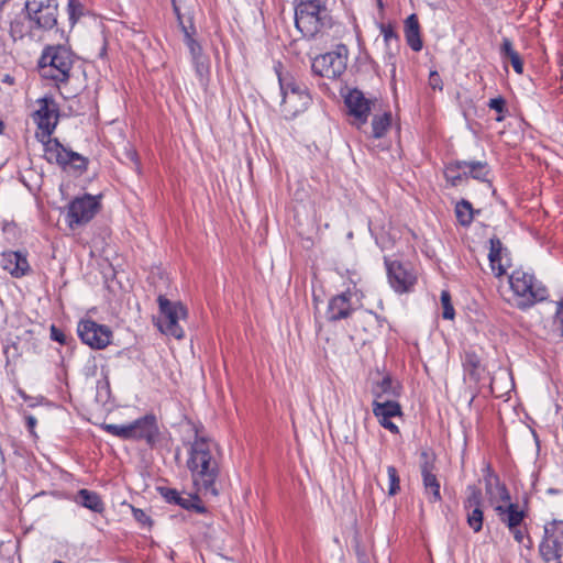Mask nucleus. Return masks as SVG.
Masks as SVG:
<instances>
[{
    "label": "nucleus",
    "instance_id": "1",
    "mask_svg": "<svg viewBox=\"0 0 563 563\" xmlns=\"http://www.w3.org/2000/svg\"><path fill=\"white\" fill-rule=\"evenodd\" d=\"M187 467L197 490L203 495L217 496L216 482L220 474L217 445L196 430L189 443Z\"/></svg>",
    "mask_w": 563,
    "mask_h": 563
},
{
    "label": "nucleus",
    "instance_id": "2",
    "mask_svg": "<svg viewBox=\"0 0 563 563\" xmlns=\"http://www.w3.org/2000/svg\"><path fill=\"white\" fill-rule=\"evenodd\" d=\"M295 24L305 37L314 38L333 25L327 3L318 0H296Z\"/></svg>",
    "mask_w": 563,
    "mask_h": 563
},
{
    "label": "nucleus",
    "instance_id": "3",
    "mask_svg": "<svg viewBox=\"0 0 563 563\" xmlns=\"http://www.w3.org/2000/svg\"><path fill=\"white\" fill-rule=\"evenodd\" d=\"M510 300L520 310H527L548 299L549 290L533 273L516 268L508 275Z\"/></svg>",
    "mask_w": 563,
    "mask_h": 563
},
{
    "label": "nucleus",
    "instance_id": "4",
    "mask_svg": "<svg viewBox=\"0 0 563 563\" xmlns=\"http://www.w3.org/2000/svg\"><path fill=\"white\" fill-rule=\"evenodd\" d=\"M274 68L283 97L280 102L282 112L285 118L292 119L308 109L311 103V96L306 84L297 80L291 74L283 71L280 62Z\"/></svg>",
    "mask_w": 563,
    "mask_h": 563
},
{
    "label": "nucleus",
    "instance_id": "5",
    "mask_svg": "<svg viewBox=\"0 0 563 563\" xmlns=\"http://www.w3.org/2000/svg\"><path fill=\"white\" fill-rule=\"evenodd\" d=\"M75 59L74 52L65 45L46 46L38 60L40 74L60 88L68 82Z\"/></svg>",
    "mask_w": 563,
    "mask_h": 563
},
{
    "label": "nucleus",
    "instance_id": "6",
    "mask_svg": "<svg viewBox=\"0 0 563 563\" xmlns=\"http://www.w3.org/2000/svg\"><path fill=\"white\" fill-rule=\"evenodd\" d=\"M103 430L125 441L144 442L151 449L162 440L158 421L153 413H147L126 424H104Z\"/></svg>",
    "mask_w": 563,
    "mask_h": 563
},
{
    "label": "nucleus",
    "instance_id": "7",
    "mask_svg": "<svg viewBox=\"0 0 563 563\" xmlns=\"http://www.w3.org/2000/svg\"><path fill=\"white\" fill-rule=\"evenodd\" d=\"M363 298L364 294L356 287L355 283L352 287L332 296L325 310L327 320L335 323L351 318L363 306Z\"/></svg>",
    "mask_w": 563,
    "mask_h": 563
},
{
    "label": "nucleus",
    "instance_id": "8",
    "mask_svg": "<svg viewBox=\"0 0 563 563\" xmlns=\"http://www.w3.org/2000/svg\"><path fill=\"white\" fill-rule=\"evenodd\" d=\"M157 302L159 308V318L156 325L158 330L177 340L183 339L185 332L179 325V320L187 318V308L181 302L170 301L163 295L158 296Z\"/></svg>",
    "mask_w": 563,
    "mask_h": 563
},
{
    "label": "nucleus",
    "instance_id": "9",
    "mask_svg": "<svg viewBox=\"0 0 563 563\" xmlns=\"http://www.w3.org/2000/svg\"><path fill=\"white\" fill-rule=\"evenodd\" d=\"M44 158L64 170L70 168L80 173L87 169L89 163L88 158L66 148L58 139L51 136L44 142Z\"/></svg>",
    "mask_w": 563,
    "mask_h": 563
},
{
    "label": "nucleus",
    "instance_id": "10",
    "mask_svg": "<svg viewBox=\"0 0 563 563\" xmlns=\"http://www.w3.org/2000/svg\"><path fill=\"white\" fill-rule=\"evenodd\" d=\"M349 49L345 44H338L331 52L317 56L312 62V71L329 79L340 78L346 70Z\"/></svg>",
    "mask_w": 563,
    "mask_h": 563
},
{
    "label": "nucleus",
    "instance_id": "11",
    "mask_svg": "<svg viewBox=\"0 0 563 563\" xmlns=\"http://www.w3.org/2000/svg\"><path fill=\"white\" fill-rule=\"evenodd\" d=\"M25 11L35 27L52 30L59 15L57 0H25Z\"/></svg>",
    "mask_w": 563,
    "mask_h": 563
},
{
    "label": "nucleus",
    "instance_id": "12",
    "mask_svg": "<svg viewBox=\"0 0 563 563\" xmlns=\"http://www.w3.org/2000/svg\"><path fill=\"white\" fill-rule=\"evenodd\" d=\"M97 197L84 195L71 200L67 207L66 221L70 229L82 227L90 222L100 210Z\"/></svg>",
    "mask_w": 563,
    "mask_h": 563
},
{
    "label": "nucleus",
    "instance_id": "13",
    "mask_svg": "<svg viewBox=\"0 0 563 563\" xmlns=\"http://www.w3.org/2000/svg\"><path fill=\"white\" fill-rule=\"evenodd\" d=\"M539 553L545 563L563 556V521L552 520L544 525V533L539 544Z\"/></svg>",
    "mask_w": 563,
    "mask_h": 563
},
{
    "label": "nucleus",
    "instance_id": "14",
    "mask_svg": "<svg viewBox=\"0 0 563 563\" xmlns=\"http://www.w3.org/2000/svg\"><path fill=\"white\" fill-rule=\"evenodd\" d=\"M385 266L388 283L395 292L401 295L413 291L418 276L409 264L385 258Z\"/></svg>",
    "mask_w": 563,
    "mask_h": 563
},
{
    "label": "nucleus",
    "instance_id": "15",
    "mask_svg": "<svg viewBox=\"0 0 563 563\" xmlns=\"http://www.w3.org/2000/svg\"><path fill=\"white\" fill-rule=\"evenodd\" d=\"M77 332L81 341L93 350H103L111 343V329L91 319L81 320Z\"/></svg>",
    "mask_w": 563,
    "mask_h": 563
},
{
    "label": "nucleus",
    "instance_id": "16",
    "mask_svg": "<svg viewBox=\"0 0 563 563\" xmlns=\"http://www.w3.org/2000/svg\"><path fill=\"white\" fill-rule=\"evenodd\" d=\"M466 494L463 501L466 522L474 533H478L482 531L484 522L483 494L476 485H468Z\"/></svg>",
    "mask_w": 563,
    "mask_h": 563
},
{
    "label": "nucleus",
    "instance_id": "17",
    "mask_svg": "<svg viewBox=\"0 0 563 563\" xmlns=\"http://www.w3.org/2000/svg\"><path fill=\"white\" fill-rule=\"evenodd\" d=\"M37 109L33 113V120L37 128L49 137L57 125L59 109L52 97H43L36 101Z\"/></svg>",
    "mask_w": 563,
    "mask_h": 563
},
{
    "label": "nucleus",
    "instance_id": "18",
    "mask_svg": "<svg viewBox=\"0 0 563 563\" xmlns=\"http://www.w3.org/2000/svg\"><path fill=\"white\" fill-rule=\"evenodd\" d=\"M377 27L383 36L385 44L384 62L387 66H390V74L394 78L396 76V59L400 53V36L395 29L393 22H379Z\"/></svg>",
    "mask_w": 563,
    "mask_h": 563
},
{
    "label": "nucleus",
    "instance_id": "19",
    "mask_svg": "<svg viewBox=\"0 0 563 563\" xmlns=\"http://www.w3.org/2000/svg\"><path fill=\"white\" fill-rule=\"evenodd\" d=\"M488 261L492 273L496 278L506 276L508 268L511 267L510 252L497 236L489 239Z\"/></svg>",
    "mask_w": 563,
    "mask_h": 563
},
{
    "label": "nucleus",
    "instance_id": "20",
    "mask_svg": "<svg viewBox=\"0 0 563 563\" xmlns=\"http://www.w3.org/2000/svg\"><path fill=\"white\" fill-rule=\"evenodd\" d=\"M423 462L420 464V471L422 476V484L424 494L429 503L435 504L442 500L441 485L434 473L435 466L432 459H430L427 451L421 452Z\"/></svg>",
    "mask_w": 563,
    "mask_h": 563
},
{
    "label": "nucleus",
    "instance_id": "21",
    "mask_svg": "<svg viewBox=\"0 0 563 563\" xmlns=\"http://www.w3.org/2000/svg\"><path fill=\"white\" fill-rule=\"evenodd\" d=\"M373 413L377 418L379 424L394 434L399 433V428L390 420L394 417H402L401 406L395 400H377L373 401Z\"/></svg>",
    "mask_w": 563,
    "mask_h": 563
},
{
    "label": "nucleus",
    "instance_id": "22",
    "mask_svg": "<svg viewBox=\"0 0 563 563\" xmlns=\"http://www.w3.org/2000/svg\"><path fill=\"white\" fill-rule=\"evenodd\" d=\"M345 104L350 115L353 117L352 124L360 129L367 122L371 113V101L364 97L358 89H352L345 97Z\"/></svg>",
    "mask_w": 563,
    "mask_h": 563
},
{
    "label": "nucleus",
    "instance_id": "23",
    "mask_svg": "<svg viewBox=\"0 0 563 563\" xmlns=\"http://www.w3.org/2000/svg\"><path fill=\"white\" fill-rule=\"evenodd\" d=\"M1 267L14 278H22L31 272L27 255L21 251L2 252Z\"/></svg>",
    "mask_w": 563,
    "mask_h": 563
},
{
    "label": "nucleus",
    "instance_id": "24",
    "mask_svg": "<svg viewBox=\"0 0 563 563\" xmlns=\"http://www.w3.org/2000/svg\"><path fill=\"white\" fill-rule=\"evenodd\" d=\"M158 490L168 504L180 506L186 510H195L198 514L207 512V508L201 504L198 495L184 497L177 489L169 487H159Z\"/></svg>",
    "mask_w": 563,
    "mask_h": 563
},
{
    "label": "nucleus",
    "instance_id": "25",
    "mask_svg": "<svg viewBox=\"0 0 563 563\" xmlns=\"http://www.w3.org/2000/svg\"><path fill=\"white\" fill-rule=\"evenodd\" d=\"M495 511L500 520L507 528H516L525 522L527 512L520 509L516 503H509L508 505L495 506Z\"/></svg>",
    "mask_w": 563,
    "mask_h": 563
},
{
    "label": "nucleus",
    "instance_id": "26",
    "mask_svg": "<svg viewBox=\"0 0 563 563\" xmlns=\"http://www.w3.org/2000/svg\"><path fill=\"white\" fill-rule=\"evenodd\" d=\"M404 34L407 45L413 52H420L423 47L421 27L417 14L412 13L404 22Z\"/></svg>",
    "mask_w": 563,
    "mask_h": 563
},
{
    "label": "nucleus",
    "instance_id": "27",
    "mask_svg": "<svg viewBox=\"0 0 563 563\" xmlns=\"http://www.w3.org/2000/svg\"><path fill=\"white\" fill-rule=\"evenodd\" d=\"M74 501L77 505L97 514H102L106 509L101 496L98 493L87 488L79 489L74 498Z\"/></svg>",
    "mask_w": 563,
    "mask_h": 563
},
{
    "label": "nucleus",
    "instance_id": "28",
    "mask_svg": "<svg viewBox=\"0 0 563 563\" xmlns=\"http://www.w3.org/2000/svg\"><path fill=\"white\" fill-rule=\"evenodd\" d=\"M466 178L470 177L479 181H489L490 167L486 162L481 161H463Z\"/></svg>",
    "mask_w": 563,
    "mask_h": 563
},
{
    "label": "nucleus",
    "instance_id": "29",
    "mask_svg": "<svg viewBox=\"0 0 563 563\" xmlns=\"http://www.w3.org/2000/svg\"><path fill=\"white\" fill-rule=\"evenodd\" d=\"M463 368L465 375L475 383H478L482 379V374L484 373V367L481 364V360L475 352H466L463 358Z\"/></svg>",
    "mask_w": 563,
    "mask_h": 563
},
{
    "label": "nucleus",
    "instance_id": "30",
    "mask_svg": "<svg viewBox=\"0 0 563 563\" xmlns=\"http://www.w3.org/2000/svg\"><path fill=\"white\" fill-rule=\"evenodd\" d=\"M500 55L504 59H509L514 70L521 75L523 73V62L519 53L514 48L512 42L508 37H504L500 45Z\"/></svg>",
    "mask_w": 563,
    "mask_h": 563
},
{
    "label": "nucleus",
    "instance_id": "31",
    "mask_svg": "<svg viewBox=\"0 0 563 563\" xmlns=\"http://www.w3.org/2000/svg\"><path fill=\"white\" fill-rule=\"evenodd\" d=\"M444 177L453 187L460 186L464 180H467L463 161L449 163L444 169Z\"/></svg>",
    "mask_w": 563,
    "mask_h": 563
},
{
    "label": "nucleus",
    "instance_id": "32",
    "mask_svg": "<svg viewBox=\"0 0 563 563\" xmlns=\"http://www.w3.org/2000/svg\"><path fill=\"white\" fill-rule=\"evenodd\" d=\"M400 385L394 384L390 376H385L376 386L373 388L375 399L383 400L384 396H398L400 394Z\"/></svg>",
    "mask_w": 563,
    "mask_h": 563
},
{
    "label": "nucleus",
    "instance_id": "33",
    "mask_svg": "<svg viewBox=\"0 0 563 563\" xmlns=\"http://www.w3.org/2000/svg\"><path fill=\"white\" fill-rule=\"evenodd\" d=\"M475 210L468 200L462 199L455 206V216L459 223L463 227H468L474 220Z\"/></svg>",
    "mask_w": 563,
    "mask_h": 563
},
{
    "label": "nucleus",
    "instance_id": "34",
    "mask_svg": "<svg viewBox=\"0 0 563 563\" xmlns=\"http://www.w3.org/2000/svg\"><path fill=\"white\" fill-rule=\"evenodd\" d=\"M391 125L390 112H385L382 115H375L372 120V136L375 139L383 137Z\"/></svg>",
    "mask_w": 563,
    "mask_h": 563
},
{
    "label": "nucleus",
    "instance_id": "35",
    "mask_svg": "<svg viewBox=\"0 0 563 563\" xmlns=\"http://www.w3.org/2000/svg\"><path fill=\"white\" fill-rule=\"evenodd\" d=\"M195 67L196 75L200 84L206 85L209 80L210 64L207 57L203 55L191 57Z\"/></svg>",
    "mask_w": 563,
    "mask_h": 563
},
{
    "label": "nucleus",
    "instance_id": "36",
    "mask_svg": "<svg viewBox=\"0 0 563 563\" xmlns=\"http://www.w3.org/2000/svg\"><path fill=\"white\" fill-rule=\"evenodd\" d=\"M487 106L490 110H494L498 113L495 119L497 122H503L505 120L506 115L508 114V108L504 97L498 96L496 98H492Z\"/></svg>",
    "mask_w": 563,
    "mask_h": 563
},
{
    "label": "nucleus",
    "instance_id": "37",
    "mask_svg": "<svg viewBox=\"0 0 563 563\" xmlns=\"http://www.w3.org/2000/svg\"><path fill=\"white\" fill-rule=\"evenodd\" d=\"M84 11L85 7L79 0H68L67 13L71 25H74L84 15Z\"/></svg>",
    "mask_w": 563,
    "mask_h": 563
},
{
    "label": "nucleus",
    "instance_id": "38",
    "mask_svg": "<svg viewBox=\"0 0 563 563\" xmlns=\"http://www.w3.org/2000/svg\"><path fill=\"white\" fill-rule=\"evenodd\" d=\"M509 532L512 534L515 541L519 544H522L525 540L527 539L528 544L526 547L528 549L532 548V539L529 536L528 529L525 525V522L520 526H516V528H508Z\"/></svg>",
    "mask_w": 563,
    "mask_h": 563
},
{
    "label": "nucleus",
    "instance_id": "39",
    "mask_svg": "<svg viewBox=\"0 0 563 563\" xmlns=\"http://www.w3.org/2000/svg\"><path fill=\"white\" fill-rule=\"evenodd\" d=\"M387 474L389 479L388 495L395 496L400 490V478L397 468L393 465L387 466Z\"/></svg>",
    "mask_w": 563,
    "mask_h": 563
},
{
    "label": "nucleus",
    "instance_id": "40",
    "mask_svg": "<svg viewBox=\"0 0 563 563\" xmlns=\"http://www.w3.org/2000/svg\"><path fill=\"white\" fill-rule=\"evenodd\" d=\"M441 305H442V317L446 320H453L455 316V310L451 302V295L448 290H442L441 292Z\"/></svg>",
    "mask_w": 563,
    "mask_h": 563
},
{
    "label": "nucleus",
    "instance_id": "41",
    "mask_svg": "<svg viewBox=\"0 0 563 563\" xmlns=\"http://www.w3.org/2000/svg\"><path fill=\"white\" fill-rule=\"evenodd\" d=\"M132 510L133 518L135 521L142 527L146 529H151L153 526V520L151 517L142 509L136 508L134 506H130Z\"/></svg>",
    "mask_w": 563,
    "mask_h": 563
},
{
    "label": "nucleus",
    "instance_id": "42",
    "mask_svg": "<svg viewBox=\"0 0 563 563\" xmlns=\"http://www.w3.org/2000/svg\"><path fill=\"white\" fill-rule=\"evenodd\" d=\"M10 35L11 37L16 41L21 40L25 35V25L24 22L20 19H14L10 22Z\"/></svg>",
    "mask_w": 563,
    "mask_h": 563
},
{
    "label": "nucleus",
    "instance_id": "43",
    "mask_svg": "<svg viewBox=\"0 0 563 563\" xmlns=\"http://www.w3.org/2000/svg\"><path fill=\"white\" fill-rule=\"evenodd\" d=\"M49 332H51V339L53 341H56V342H58L60 344H66L67 343V335H66V333L62 329L57 328L55 324L51 325Z\"/></svg>",
    "mask_w": 563,
    "mask_h": 563
},
{
    "label": "nucleus",
    "instance_id": "44",
    "mask_svg": "<svg viewBox=\"0 0 563 563\" xmlns=\"http://www.w3.org/2000/svg\"><path fill=\"white\" fill-rule=\"evenodd\" d=\"M483 473H484V481L486 483V487L488 488L489 486H492L493 484V479L499 484V477L495 474L493 467L490 466V464H486L485 467L483 468Z\"/></svg>",
    "mask_w": 563,
    "mask_h": 563
},
{
    "label": "nucleus",
    "instance_id": "45",
    "mask_svg": "<svg viewBox=\"0 0 563 563\" xmlns=\"http://www.w3.org/2000/svg\"><path fill=\"white\" fill-rule=\"evenodd\" d=\"M185 43H186V45H187V47H188V49L190 52L191 57H197V56H201L202 55V47L197 42V40L195 37H190Z\"/></svg>",
    "mask_w": 563,
    "mask_h": 563
},
{
    "label": "nucleus",
    "instance_id": "46",
    "mask_svg": "<svg viewBox=\"0 0 563 563\" xmlns=\"http://www.w3.org/2000/svg\"><path fill=\"white\" fill-rule=\"evenodd\" d=\"M429 85L432 89H443L442 79L437 70H431L429 74Z\"/></svg>",
    "mask_w": 563,
    "mask_h": 563
},
{
    "label": "nucleus",
    "instance_id": "47",
    "mask_svg": "<svg viewBox=\"0 0 563 563\" xmlns=\"http://www.w3.org/2000/svg\"><path fill=\"white\" fill-rule=\"evenodd\" d=\"M3 353L8 361L10 360V357H18L20 355L18 344L13 342L12 344L7 345L4 347Z\"/></svg>",
    "mask_w": 563,
    "mask_h": 563
},
{
    "label": "nucleus",
    "instance_id": "48",
    "mask_svg": "<svg viewBox=\"0 0 563 563\" xmlns=\"http://www.w3.org/2000/svg\"><path fill=\"white\" fill-rule=\"evenodd\" d=\"M181 27V31L184 33V40L185 42L188 41L190 37H195L196 35V27L190 24L189 26L185 25L183 23V25H179Z\"/></svg>",
    "mask_w": 563,
    "mask_h": 563
},
{
    "label": "nucleus",
    "instance_id": "49",
    "mask_svg": "<svg viewBox=\"0 0 563 563\" xmlns=\"http://www.w3.org/2000/svg\"><path fill=\"white\" fill-rule=\"evenodd\" d=\"M25 423H26V428L30 431V433L35 434L34 430H35V427L37 423L36 418L32 415H27V416H25Z\"/></svg>",
    "mask_w": 563,
    "mask_h": 563
},
{
    "label": "nucleus",
    "instance_id": "50",
    "mask_svg": "<svg viewBox=\"0 0 563 563\" xmlns=\"http://www.w3.org/2000/svg\"><path fill=\"white\" fill-rule=\"evenodd\" d=\"M499 493H500V499H501L503 501H506V503H507V505H508L509 503H511V501H510V494H509V492H508L507 487H506L504 484L499 486Z\"/></svg>",
    "mask_w": 563,
    "mask_h": 563
},
{
    "label": "nucleus",
    "instance_id": "51",
    "mask_svg": "<svg viewBox=\"0 0 563 563\" xmlns=\"http://www.w3.org/2000/svg\"><path fill=\"white\" fill-rule=\"evenodd\" d=\"M172 4H173V10H174V13L177 18V21H178V24L179 25H183V16H181V13H180V9L179 7L177 5L176 1L175 0H172Z\"/></svg>",
    "mask_w": 563,
    "mask_h": 563
},
{
    "label": "nucleus",
    "instance_id": "52",
    "mask_svg": "<svg viewBox=\"0 0 563 563\" xmlns=\"http://www.w3.org/2000/svg\"><path fill=\"white\" fill-rule=\"evenodd\" d=\"M3 82H7L9 85H13L14 84V78L10 75H5L2 79Z\"/></svg>",
    "mask_w": 563,
    "mask_h": 563
},
{
    "label": "nucleus",
    "instance_id": "53",
    "mask_svg": "<svg viewBox=\"0 0 563 563\" xmlns=\"http://www.w3.org/2000/svg\"><path fill=\"white\" fill-rule=\"evenodd\" d=\"M4 129H5V124H4V122L0 119V134H2V133H3Z\"/></svg>",
    "mask_w": 563,
    "mask_h": 563
},
{
    "label": "nucleus",
    "instance_id": "54",
    "mask_svg": "<svg viewBox=\"0 0 563 563\" xmlns=\"http://www.w3.org/2000/svg\"><path fill=\"white\" fill-rule=\"evenodd\" d=\"M357 555H358L361 561L365 560V553L361 552L358 549H357Z\"/></svg>",
    "mask_w": 563,
    "mask_h": 563
},
{
    "label": "nucleus",
    "instance_id": "55",
    "mask_svg": "<svg viewBox=\"0 0 563 563\" xmlns=\"http://www.w3.org/2000/svg\"><path fill=\"white\" fill-rule=\"evenodd\" d=\"M377 5L380 10L384 9V4H383V1L382 0H377Z\"/></svg>",
    "mask_w": 563,
    "mask_h": 563
},
{
    "label": "nucleus",
    "instance_id": "56",
    "mask_svg": "<svg viewBox=\"0 0 563 563\" xmlns=\"http://www.w3.org/2000/svg\"><path fill=\"white\" fill-rule=\"evenodd\" d=\"M19 394L22 398L26 399V394L23 390H19Z\"/></svg>",
    "mask_w": 563,
    "mask_h": 563
},
{
    "label": "nucleus",
    "instance_id": "57",
    "mask_svg": "<svg viewBox=\"0 0 563 563\" xmlns=\"http://www.w3.org/2000/svg\"><path fill=\"white\" fill-rule=\"evenodd\" d=\"M368 312H369V314L374 316L376 319H378V318H379L377 313H375V312H373V311H368Z\"/></svg>",
    "mask_w": 563,
    "mask_h": 563
},
{
    "label": "nucleus",
    "instance_id": "58",
    "mask_svg": "<svg viewBox=\"0 0 563 563\" xmlns=\"http://www.w3.org/2000/svg\"><path fill=\"white\" fill-rule=\"evenodd\" d=\"M53 563H64V562H62L59 560H55Z\"/></svg>",
    "mask_w": 563,
    "mask_h": 563
},
{
    "label": "nucleus",
    "instance_id": "59",
    "mask_svg": "<svg viewBox=\"0 0 563 563\" xmlns=\"http://www.w3.org/2000/svg\"><path fill=\"white\" fill-rule=\"evenodd\" d=\"M554 563H562L561 560H558V561H553Z\"/></svg>",
    "mask_w": 563,
    "mask_h": 563
}]
</instances>
